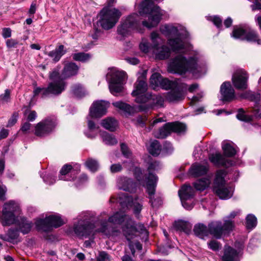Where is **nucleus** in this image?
<instances>
[{"mask_svg":"<svg viewBox=\"0 0 261 261\" xmlns=\"http://www.w3.org/2000/svg\"><path fill=\"white\" fill-rule=\"evenodd\" d=\"M248 76L244 70L239 69L233 75L232 83L234 87L238 89L244 90L247 88V82Z\"/></svg>","mask_w":261,"mask_h":261,"instance_id":"nucleus-20","label":"nucleus"},{"mask_svg":"<svg viewBox=\"0 0 261 261\" xmlns=\"http://www.w3.org/2000/svg\"><path fill=\"white\" fill-rule=\"evenodd\" d=\"M87 167L92 172L97 170L98 168V164L96 160L92 159H88L85 163Z\"/></svg>","mask_w":261,"mask_h":261,"instance_id":"nucleus-47","label":"nucleus"},{"mask_svg":"<svg viewBox=\"0 0 261 261\" xmlns=\"http://www.w3.org/2000/svg\"><path fill=\"white\" fill-rule=\"evenodd\" d=\"M211 20L213 22L214 24L218 28L222 26V20L220 17L217 16L211 17Z\"/></svg>","mask_w":261,"mask_h":261,"instance_id":"nucleus-59","label":"nucleus"},{"mask_svg":"<svg viewBox=\"0 0 261 261\" xmlns=\"http://www.w3.org/2000/svg\"><path fill=\"white\" fill-rule=\"evenodd\" d=\"M147 85L143 80H138L135 83V89L132 92V95L136 97L135 100L138 103H145L148 101L150 94L146 92Z\"/></svg>","mask_w":261,"mask_h":261,"instance_id":"nucleus-15","label":"nucleus"},{"mask_svg":"<svg viewBox=\"0 0 261 261\" xmlns=\"http://www.w3.org/2000/svg\"><path fill=\"white\" fill-rule=\"evenodd\" d=\"M225 176L226 172L224 170L218 171L216 174L213 188L214 192L222 199L230 198L232 196L233 192V188L226 184L224 179Z\"/></svg>","mask_w":261,"mask_h":261,"instance_id":"nucleus-10","label":"nucleus"},{"mask_svg":"<svg viewBox=\"0 0 261 261\" xmlns=\"http://www.w3.org/2000/svg\"><path fill=\"white\" fill-rule=\"evenodd\" d=\"M167 123L160 128L159 130L154 132V136L157 138H164L166 137L170 133V129L167 126Z\"/></svg>","mask_w":261,"mask_h":261,"instance_id":"nucleus-43","label":"nucleus"},{"mask_svg":"<svg viewBox=\"0 0 261 261\" xmlns=\"http://www.w3.org/2000/svg\"><path fill=\"white\" fill-rule=\"evenodd\" d=\"M162 80V76L158 73H154L152 74L150 79V85L153 89L159 87L160 81Z\"/></svg>","mask_w":261,"mask_h":261,"instance_id":"nucleus-45","label":"nucleus"},{"mask_svg":"<svg viewBox=\"0 0 261 261\" xmlns=\"http://www.w3.org/2000/svg\"><path fill=\"white\" fill-rule=\"evenodd\" d=\"M113 105L124 113L131 114L134 112V108L130 105L122 101H117L113 103Z\"/></svg>","mask_w":261,"mask_h":261,"instance_id":"nucleus-37","label":"nucleus"},{"mask_svg":"<svg viewBox=\"0 0 261 261\" xmlns=\"http://www.w3.org/2000/svg\"><path fill=\"white\" fill-rule=\"evenodd\" d=\"M88 126L89 133H86V135L90 138H93L96 135L98 126H96L95 123L88 117Z\"/></svg>","mask_w":261,"mask_h":261,"instance_id":"nucleus-41","label":"nucleus"},{"mask_svg":"<svg viewBox=\"0 0 261 261\" xmlns=\"http://www.w3.org/2000/svg\"><path fill=\"white\" fill-rule=\"evenodd\" d=\"M117 185L119 189L124 191L132 192L136 187V184L130 178L120 177L117 179Z\"/></svg>","mask_w":261,"mask_h":261,"instance_id":"nucleus-24","label":"nucleus"},{"mask_svg":"<svg viewBox=\"0 0 261 261\" xmlns=\"http://www.w3.org/2000/svg\"><path fill=\"white\" fill-rule=\"evenodd\" d=\"M146 121H147V118H146L145 116H144V117L140 116V117H138L137 118V124L141 127L144 126Z\"/></svg>","mask_w":261,"mask_h":261,"instance_id":"nucleus-60","label":"nucleus"},{"mask_svg":"<svg viewBox=\"0 0 261 261\" xmlns=\"http://www.w3.org/2000/svg\"><path fill=\"white\" fill-rule=\"evenodd\" d=\"M240 251H237L229 246H225L224 254L222 257L223 261H239Z\"/></svg>","mask_w":261,"mask_h":261,"instance_id":"nucleus-23","label":"nucleus"},{"mask_svg":"<svg viewBox=\"0 0 261 261\" xmlns=\"http://www.w3.org/2000/svg\"><path fill=\"white\" fill-rule=\"evenodd\" d=\"M231 36L235 39L246 40L248 41L261 44V40L255 31L250 28L244 29L241 27H235L233 29Z\"/></svg>","mask_w":261,"mask_h":261,"instance_id":"nucleus-14","label":"nucleus"},{"mask_svg":"<svg viewBox=\"0 0 261 261\" xmlns=\"http://www.w3.org/2000/svg\"><path fill=\"white\" fill-rule=\"evenodd\" d=\"M18 44V41L13 39H8L6 41V45L8 48H12L16 47Z\"/></svg>","mask_w":261,"mask_h":261,"instance_id":"nucleus-58","label":"nucleus"},{"mask_svg":"<svg viewBox=\"0 0 261 261\" xmlns=\"http://www.w3.org/2000/svg\"><path fill=\"white\" fill-rule=\"evenodd\" d=\"M121 149L123 154L126 158H129L131 156V152L128 149L127 146L124 144H122L121 145Z\"/></svg>","mask_w":261,"mask_h":261,"instance_id":"nucleus-55","label":"nucleus"},{"mask_svg":"<svg viewBox=\"0 0 261 261\" xmlns=\"http://www.w3.org/2000/svg\"><path fill=\"white\" fill-rule=\"evenodd\" d=\"M141 200L138 198L133 199L132 197L127 196L125 194H120L116 199V202H119L121 206L124 208L133 207L134 213L137 215L142 210Z\"/></svg>","mask_w":261,"mask_h":261,"instance_id":"nucleus-17","label":"nucleus"},{"mask_svg":"<svg viewBox=\"0 0 261 261\" xmlns=\"http://www.w3.org/2000/svg\"><path fill=\"white\" fill-rule=\"evenodd\" d=\"M179 84V81L178 80L174 81H171L167 79H163L162 76V80L160 81L159 86L165 89H168L170 88H175Z\"/></svg>","mask_w":261,"mask_h":261,"instance_id":"nucleus-35","label":"nucleus"},{"mask_svg":"<svg viewBox=\"0 0 261 261\" xmlns=\"http://www.w3.org/2000/svg\"><path fill=\"white\" fill-rule=\"evenodd\" d=\"M50 82L46 88L47 95L51 94L53 95L60 94L65 90L66 83L61 78L58 71H53L49 75Z\"/></svg>","mask_w":261,"mask_h":261,"instance_id":"nucleus-13","label":"nucleus"},{"mask_svg":"<svg viewBox=\"0 0 261 261\" xmlns=\"http://www.w3.org/2000/svg\"><path fill=\"white\" fill-rule=\"evenodd\" d=\"M246 227L248 229H252L257 224L256 218L253 215H248L246 218Z\"/></svg>","mask_w":261,"mask_h":261,"instance_id":"nucleus-46","label":"nucleus"},{"mask_svg":"<svg viewBox=\"0 0 261 261\" xmlns=\"http://www.w3.org/2000/svg\"><path fill=\"white\" fill-rule=\"evenodd\" d=\"M223 100L230 101L234 97V91L229 82L223 83L220 88Z\"/></svg>","mask_w":261,"mask_h":261,"instance_id":"nucleus-22","label":"nucleus"},{"mask_svg":"<svg viewBox=\"0 0 261 261\" xmlns=\"http://www.w3.org/2000/svg\"><path fill=\"white\" fill-rule=\"evenodd\" d=\"M91 58V56L89 54L84 53H75L72 55L73 60L83 62L88 61Z\"/></svg>","mask_w":261,"mask_h":261,"instance_id":"nucleus-44","label":"nucleus"},{"mask_svg":"<svg viewBox=\"0 0 261 261\" xmlns=\"http://www.w3.org/2000/svg\"><path fill=\"white\" fill-rule=\"evenodd\" d=\"M102 142L108 145H114L117 143V140L115 137L109 133L103 132L100 134Z\"/></svg>","mask_w":261,"mask_h":261,"instance_id":"nucleus-38","label":"nucleus"},{"mask_svg":"<svg viewBox=\"0 0 261 261\" xmlns=\"http://www.w3.org/2000/svg\"><path fill=\"white\" fill-rule=\"evenodd\" d=\"M19 233L18 230L10 229L7 233L8 242H12L17 239Z\"/></svg>","mask_w":261,"mask_h":261,"instance_id":"nucleus-49","label":"nucleus"},{"mask_svg":"<svg viewBox=\"0 0 261 261\" xmlns=\"http://www.w3.org/2000/svg\"><path fill=\"white\" fill-rule=\"evenodd\" d=\"M122 170V166L119 164H113L111 166V171L113 173H116Z\"/></svg>","mask_w":261,"mask_h":261,"instance_id":"nucleus-61","label":"nucleus"},{"mask_svg":"<svg viewBox=\"0 0 261 261\" xmlns=\"http://www.w3.org/2000/svg\"><path fill=\"white\" fill-rule=\"evenodd\" d=\"M56 125L55 119L47 118L36 125L35 134L39 137H44L50 133L54 129Z\"/></svg>","mask_w":261,"mask_h":261,"instance_id":"nucleus-18","label":"nucleus"},{"mask_svg":"<svg viewBox=\"0 0 261 261\" xmlns=\"http://www.w3.org/2000/svg\"><path fill=\"white\" fill-rule=\"evenodd\" d=\"M64 222L59 215H49L44 219H37L35 225L37 229L43 231H49L53 228H57L63 224Z\"/></svg>","mask_w":261,"mask_h":261,"instance_id":"nucleus-12","label":"nucleus"},{"mask_svg":"<svg viewBox=\"0 0 261 261\" xmlns=\"http://www.w3.org/2000/svg\"><path fill=\"white\" fill-rule=\"evenodd\" d=\"M232 227L231 221H225L223 225L220 221H214L208 224V228L203 224H197L194 226L193 231L196 236L201 239L207 237L210 233L215 238L220 239L225 231L231 230Z\"/></svg>","mask_w":261,"mask_h":261,"instance_id":"nucleus-7","label":"nucleus"},{"mask_svg":"<svg viewBox=\"0 0 261 261\" xmlns=\"http://www.w3.org/2000/svg\"><path fill=\"white\" fill-rule=\"evenodd\" d=\"M2 35L4 38H7L11 36V30L10 28H4L2 31Z\"/></svg>","mask_w":261,"mask_h":261,"instance_id":"nucleus-64","label":"nucleus"},{"mask_svg":"<svg viewBox=\"0 0 261 261\" xmlns=\"http://www.w3.org/2000/svg\"><path fill=\"white\" fill-rule=\"evenodd\" d=\"M24 115L29 121H33L37 117V113L35 111H28L24 113Z\"/></svg>","mask_w":261,"mask_h":261,"instance_id":"nucleus-51","label":"nucleus"},{"mask_svg":"<svg viewBox=\"0 0 261 261\" xmlns=\"http://www.w3.org/2000/svg\"><path fill=\"white\" fill-rule=\"evenodd\" d=\"M110 103L108 101L100 100L94 102L90 109L89 117L99 118L105 115Z\"/></svg>","mask_w":261,"mask_h":261,"instance_id":"nucleus-19","label":"nucleus"},{"mask_svg":"<svg viewBox=\"0 0 261 261\" xmlns=\"http://www.w3.org/2000/svg\"><path fill=\"white\" fill-rule=\"evenodd\" d=\"M150 38L151 44L145 39L142 40L139 45L141 50L145 53L151 52L160 60L168 58L170 55V50L167 46L163 45L164 41L159 34L153 32L150 35Z\"/></svg>","mask_w":261,"mask_h":261,"instance_id":"nucleus-5","label":"nucleus"},{"mask_svg":"<svg viewBox=\"0 0 261 261\" xmlns=\"http://www.w3.org/2000/svg\"><path fill=\"white\" fill-rule=\"evenodd\" d=\"M10 97V91L8 89H6L5 93L1 94L0 96V101L3 102H8Z\"/></svg>","mask_w":261,"mask_h":261,"instance_id":"nucleus-53","label":"nucleus"},{"mask_svg":"<svg viewBox=\"0 0 261 261\" xmlns=\"http://www.w3.org/2000/svg\"><path fill=\"white\" fill-rule=\"evenodd\" d=\"M237 118L241 121L249 122L252 120V117L245 114L244 111L242 109H240L237 115Z\"/></svg>","mask_w":261,"mask_h":261,"instance_id":"nucleus-48","label":"nucleus"},{"mask_svg":"<svg viewBox=\"0 0 261 261\" xmlns=\"http://www.w3.org/2000/svg\"><path fill=\"white\" fill-rule=\"evenodd\" d=\"M210 161L218 166H229L232 165L230 160L226 159L220 153L212 154L209 157Z\"/></svg>","mask_w":261,"mask_h":261,"instance_id":"nucleus-25","label":"nucleus"},{"mask_svg":"<svg viewBox=\"0 0 261 261\" xmlns=\"http://www.w3.org/2000/svg\"><path fill=\"white\" fill-rule=\"evenodd\" d=\"M207 168L206 166L198 164L193 165L189 170V173L194 177H197L205 174Z\"/></svg>","mask_w":261,"mask_h":261,"instance_id":"nucleus-30","label":"nucleus"},{"mask_svg":"<svg viewBox=\"0 0 261 261\" xmlns=\"http://www.w3.org/2000/svg\"><path fill=\"white\" fill-rule=\"evenodd\" d=\"M72 90L74 94L78 97H81L85 94V90L80 84L74 85L72 87Z\"/></svg>","mask_w":261,"mask_h":261,"instance_id":"nucleus-50","label":"nucleus"},{"mask_svg":"<svg viewBox=\"0 0 261 261\" xmlns=\"http://www.w3.org/2000/svg\"><path fill=\"white\" fill-rule=\"evenodd\" d=\"M162 34L170 38L168 44L173 51L184 53L186 51L185 39L188 37V32L181 25H165L160 28Z\"/></svg>","mask_w":261,"mask_h":261,"instance_id":"nucleus-4","label":"nucleus"},{"mask_svg":"<svg viewBox=\"0 0 261 261\" xmlns=\"http://www.w3.org/2000/svg\"><path fill=\"white\" fill-rule=\"evenodd\" d=\"M178 195L183 207L187 210H191L194 205V190L192 187L188 185L183 186L179 190Z\"/></svg>","mask_w":261,"mask_h":261,"instance_id":"nucleus-16","label":"nucleus"},{"mask_svg":"<svg viewBox=\"0 0 261 261\" xmlns=\"http://www.w3.org/2000/svg\"><path fill=\"white\" fill-rule=\"evenodd\" d=\"M210 182L211 180L209 178H204L194 182V186L197 190L203 191L209 186Z\"/></svg>","mask_w":261,"mask_h":261,"instance_id":"nucleus-39","label":"nucleus"},{"mask_svg":"<svg viewBox=\"0 0 261 261\" xmlns=\"http://www.w3.org/2000/svg\"><path fill=\"white\" fill-rule=\"evenodd\" d=\"M101 125L105 129L111 132H114L118 126V122L114 118L108 117L101 121Z\"/></svg>","mask_w":261,"mask_h":261,"instance_id":"nucleus-29","label":"nucleus"},{"mask_svg":"<svg viewBox=\"0 0 261 261\" xmlns=\"http://www.w3.org/2000/svg\"><path fill=\"white\" fill-rule=\"evenodd\" d=\"M222 147L225 155L231 157L236 153V150L232 145L231 142L228 141H224L222 142Z\"/></svg>","mask_w":261,"mask_h":261,"instance_id":"nucleus-32","label":"nucleus"},{"mask_svg":"<svg viewBox=\"0 0 261 261\" xmlns=\"http://www.w3.org/2000/svg\"><path fill=\"white\" fill-rule=\"evenodd\" d=\"M165 95L166 99L170 102L179 101L182 100L184 97L183 94L181 92L175 90L171 91Z\"/></svg>","mask_w":261,"mask_h":261,"instance_id":"nucleus-34","label":"nucleus"},{"mask_svg":"<svg viewBox=\"0 0 261 261\" xmlns=\"http://www.w3.org/2000/svg\"><path fill=\"white\" fill-rule=\"evenodd\" d=\"M19 207L17 203L10 201L4 204L0 216L1 223L3 226H9L14 224L16 220V215L18 214Z\"/></svg>","mask_w":261,"mask_h":261,"instance_id":"nucleus-11","label":"nucleus"},{"mask_svg":"<svg viewBox=\"0 0 261 261\" xmlns=\"http://www.w3.org/2000/svg\"><path fill=\"white\" fill-rule=\"evenodd\" d=\"M18 116V115L16 113H15L13 114V115L12 116V117H11V118L9 119V120L8 121V123L7 124L8 127L13 126V125H14L16 123V122H17V120Z\"/></svg>","mask_w":261,"mask_h":261,"instance_id":"nucleus-57","label":"nucleus"},{"mask_svg":"<svg viewBox=\"0 0 261 261\" xmlns=\"http://www.w3.org/2000/svg\"><path fill=\"white\" fill-rule=\"evenodd\" d=\"M165 96H166L165 94L163 95H152L150 94V96H149V99L147 102H149V104L151 106L156 107H163L164 100L166 99Z\"/></svg>","mask_w":261,"mask_h":261,"instance_id":"nucleus-31","label":"nucleus"},{"mask_svg":"<svg viewBox=\"0 0 261 261\" xmlns=\"http://www.w3.org/2000/svg\"><path fill=\"white\" fill-rule=\"evenodd\" d=\"M39 94L42 95L43 96H47V92L46 90V88H36L34 90V95H37Z\"/></svg>","mask_w":261,"mask_h":261,"instance_id":"nucleus-54","label":"nucleus"},{"mask_svg":"<svg viewBox=\"0 0 261 261\" xmlns=\"http://www.w3.org/2000/svg\"><path fill=\"white\" fill-rule=\"evenodd\" d=\"M64 47L63 45H60L54 50L50 51L48 55L52 58L55 62H58L66 52L64 50Z\"/></svg>","mask_w":261,"mask_h":261,"instance_id":"nucleus-36","label":"nucleus"},{"mask_svg":"<svg viewBox=\"0 0 261 261\" xmlns=\"http://www.w3.org/2000/svg\"><path fill=\"white\" fill-rule=\"evenodd\" d=\"M109 222L115 224L122 225L124 234L129 242V246L133 254L135 252L134 247L139 250L142 249V245L139 242H136L134 244L131 241V240L137 236L136 233L138 230L136 228L134 222L129 216L126 215L124 212L120 211L109 217Z\"/></svg>","mask_w":261,"mask_h":261,"instance_id":"nucleus-3","label":"nucleus"},{"mask_svg":"<svg viewBox=\"0 0 261 261\" xmlns=\"http://www.w3.org/2000/svg\"><path fill=\"white\" fill-rule=\"evenodd\" d=\"M159 168V163L156 162L151 163L148 167V170L149 172V175L146 178V182L145 185L143 181L142 180L143 177V173L140 168H136L135 169V175L137 180L143 186L146 188L147 192L149 195L150 202L153 207L158 206L161 204V200L160 198H154V193L156 184L158 180V177L152 174L151 172L153 170H158Z\"/></svg>","mask_w":261,"mask_h":261,"instance_id":"nucleus-6","label":"nucleus"},{"mask_svg":"<svg viewBox=\"0 0 261 261\" xmlns=\"http://www.w3.org/2000/svg\"><path fill=\"white\" fill-rule=\"evenodd\" d=\"M168 70L171 73L179 74L190 72L195 76H198L205 72V67L199 61L198 54L190 57L188 60L180 55L170 62Z\"/></svg>","mask_w":261,"mask_h":261,"instance_id":"nucleus-2","label":"nucleus"},{"mask_svg":"<svg viewBox=\"0 0 261 261\" xmlns=\"http://www.w3.org/2000/svg\"><path fill=\"white\" fill-rule=\"evenodd\" d=\"M121 15L122 14L118 9L106 7L100 11L99 14L98 22L103 29L108 30L116 25Z\"/></svg>","mask_w":261,"mask_h":261,"instance_id":"nucleus-8","label":"nucleus"},{"mask_svg":"<svg viewBox=\"0 0 261 261\" xmlns=\"http://www.w3.org/2000/svg\"><path fill=\"white\" fill-rule=\"evenodd\" d=\"M125 76L126 74L123 71L119 70L116 68L109 69L107 74V79L109 82L110 91L113 95L116 96L122 91Z\"/></svg>","mask_w":261,"mask_h":261,"instance_id":"nucleus-9","label":"nucleus"},{"mask_svg":"<svg viewBox=\"0 0 261 261\" xmlns=\"http://www.w3.org/2000/svg\"><path fill=\"white\" fill-rule=\"evenodd\" d=\"M208 247L214 250L217 251L218 250L221 248V245L220 243L216 241H211L208 243Z\"/></svg>","mask_w":261,"mask_h":261,"instance_id":"nucleus-52","label":"nucleus"},{"mask_svg":"<svg viewBox=\"0 0 261 261\" xmlns=\"http://www.w3.org/2000/svg\"><path fill=\"white\" fill-rule=\"evenodd\" d=\"M72 166L70 165H65L60 170L61 175L59 176L60 179L63 180H71L73 179L74 177L71 178L69 176V174L74 175L77 173V170L75 171V170H72Z\"/></svg>","mask_w":261,"mask_h":261,"instance_id":"nucleus-28","label":"nucleus"},{"mask_svg":"<svg viewBox=\"0 0 261 261\" xmlns=\"http://www.w3.org/2000/svg\"><path fill=\"white\" fill-rule=\"evenodd\" d=\"M139 15L133 13L125 18H122L120 24L117 28V33L122 37L129 35L133 31L139 30L140 20L148 18V21L144 20V27L151 28L156 26L161 19L162 11L155 6L151 0H144L139 6Z\"/></svg>","mask_w":261,"mask_h":261,"instance_id":"nucleus-1","label":"nucleus"},{"mask_svg":"<svg viewBox=\"0 0 261 261\" xmlns=\"http://www.w3.org/2000/svg\"><path fill=\"white\" fill-rule=\"evenodd\" d=\"M161 150V146L157 140L152 141L148 147V151L153 155H158Z\"/></svg>","mask_w":261,"mask_h":261,"instance_id":"nucleus-42","label":"nucleus"},{"mask_svg":"<svg viewBox=\"0 0 261 261\" xmlns=\"http://www.w3.org/2000/svg\"><path fill=\"white\" fill-rule=\"evenodd\" d=\"M43 180L48 185H52L56 181L55 177L51 175H47L45 177L43 178Z\"/></svg>","mask_w":261,"mask_h":261,"instance_id":"nucleus-63","label":"nucleus"},{"mask_svg":"<svg viewBox=\"0 0 261 261\" xmlns=\"http://www.w3.org/2000/svg\"><path fill=\"white\" fill-rule=\"evenodd\" d=\"M167 127L170 129V132L176 133H182L186 130V126L185 124L179 122L168 123Z\"/></svg>","mask_w":261,"mask_h":261,"instance_id":"nucleus-40","label":"nucleus"},{"mask_svg":"<svg viewBox=\"0 0 261 261\" xmlns=\"http://www.w3.org/2000/svg\"><path fill=\"white\" fill-rule=\"evenodd\" d=\"M107 260H110L108 254L106 252H100L97 257V261H106Z\"/></svg>","mask_w":261,"mask_h":261,"instance_id":"nucleus-56","label":"nucleus"},{"mask_svg":"<svg viewBox=\"0 0 261 261\" xmlns=\"http://www.w3.org/2000/svg\"><path fill=\"white\" fill-rule=\"evenodd\" d=\"M251 8L253 11L261 9V0H255L251 5Z\"/></svg>","mask_w":261,"mask_h":261,"instance_id":"nucleus-62","label":"nucleus"},{"mask_svg":"<svg viewBox=\"0 0 261 261\" xmlns=\"http://www.w3.org/2000/svg\"><path fill=\"white\" fill-rule=\"evenodd\" d=\"M78 70L79 67L74 63H68L65 65L60 76L64 79L70 77L76 74Z\"/></svg>","mask_w":261,"mask_h":261,"instance_id":"nucleus-27","label":"nucleus"},{"mask_svg":"<svg viewBox=\"0 0 261 261\" xmlns=\"http://www.w3.org/2000/svg\"><path fill=\"white\" fill-rule=\"evenodd\" d=\"M87 218L84 220L79 219L77 222H75L73 226L74 233L80 236L90 234L93 231L90 229V226H86Z\"/></svg>","mask_w":261,"mask_h":261,"instance_id":"nucleus-21","label":"nucleus"},{"mask_svg":"<svg viewBox=\"0 0 261 261\" xmlns=\"http://www.w3.org/2000/svg\"><path fill=\"white\" fill-rule=\"evenodd\" d=\"M14 224H16L18 227L19 230L23 234L29 233L33 226V223L27 220L24 217H17L16 220Z\"/></svg>","mask_w":261,"mask_h":261,"instance_id":"nucleus-26","label":"nucleus"},{"mask_svg":"<svg viewBox=\"0 0 261 261\" xmlns=\"http://www.w3.org/2000/svg\"><path fill=\"white\" fill-rule=\"evenodd\" d=\"M174 227L177 230L188 234L191 232L192 225L187 221L179 220L175 222Z\"/></svg>","mask_w":261,"mask_h":261,"instance_id":"nucleus-33","label":"nucleus"}]
</instances>
